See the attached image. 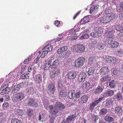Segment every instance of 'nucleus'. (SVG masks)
Listing matches in <instances>:
<instances>
[{
	"mask_svg": "<svg viewBox=\"0 0 123 123\" xmlns=\"http://www.w3.org/2000/svg\"><path fill=\"white\" fill-rule=\"evenodd\" d=\"M44 105L46 109L50 110L52 117H54L56 115H59L61 113L60 111H62L65 108L64 105L59 101L55 103L54 106L49 105L47 102L46 103L44 102Z\"/></svg>",
	"mask_w": 123,
	"mask_h": 123,
	"instance_id": "obj_1",
	"label": "nucleus"
},
{
	"mask_svg": "<svg viewBox=\"0 0 123 123\" xmlns=\"http://www.w3.org/2000/svg\"><path fill=\"white\" fill-rule=\"evenodd\" d=\"M14 72H11L8 74V76L6 77V82L5 83H4L2 85L1 87L0 90V94L1 95H3L5 94L8 93L10 91V88L8 87V84L11 83L12 82L11 80V79L8 78L10 75L13 76L14 74Z\"/></svg>",
	"mask_w": 123,
	"mask_h": 123,
	"instance_id": "obj_2",
	"label": "nucleus"
},
{
	"mask_svg": "<svg viewBox=\"0 0 123 123\" xmlns=\"http://www.w3.org/2000/svg\"><path fill=\"white\" fill-rule=\"evenodd\" d=\"M57 52L58 54L63 53L62 56L64 58L68 57L70 53V51L68 50L67 47L66 46L60 47L58 49Z\"/></svg>",
	"mask_w": 123,
	"mask_h": 123,
	"instance_id": "obj_3",
	"label": "nucleus"
},
{
	"mask_svg": "<svg viewBox=\"0 0 123 123\" xmlns=\"http://www.w3.org/2000/svg\"><path fill=\"white\" fill-rule=\"evenodd\" d=\"M25 96V94L23 92H18L14 95L12 100L14 102H19L23 99Z\"/></svg>",
	"mask_w": 123,
	"mask_h": 123,
	"instance_id": "obj_4",
	"label": "nucleus"
},
{
	"mask_svg": "<svg viewBox=\"0 0 123 123\" xmlns=\"http://www.w3.org/2000/svg\"><path fill=\"white\" fill-rule=\"evenodd\" d=\"M53 48V47L50 44H48L44 47L41 51L42 54L40 57L41 58H44L46 56L48 52H50L52 50Z\"/></svg>",
	"mask_w": 123,
	"mask_h": 123,
	"instance_id": "obj_5",
	"label": "nucleus"
},
{
	"mask_svg": "<svg viewBox=\"0 0 123 123\" xmlns=\"http://www.w3.org/2000/svg\"><path fill=\"white\" fill-rule=\"evenodd\" d=\"M85 60L83 57H80L76 59L75 61V67L78 68L82 67L85 63Z\"/></svg>",
	"mask_w": 123,
	"mask_h": 123,
	"instance_id": "obj_6",
	"label": "nucleus"
},
{
	"mask_svg": "<svg viewBox=\"0 0 123 123\" xmlns=\"http://www.w3.org/2000/svg\"><path fill=\"white\" fill-rule=\"evenodd\" d=\"M85 51V47L82 45H75L74 46L73 51L78 53H82Z\"/></svg>",
	"mask_w": 123,
	"mask_h": 123,
	"instance_id": "obj_7",
	"label": "nucleus"
},
{
	"mask_svg": "<svg viewBox=\"0 0 123 123\" xmlns=\"http://www.w3.org/2000/svg\"><path fill=\"white\" fill-rule=\"evenodd\" d=\"M25 83L22 82L18 85H15L12 89V92L13 93H15L19 91L20 88L25 86Z\"/></svg>",
	"mask_w": 123,
	"mask_h": 123,
	"instance_id": "obj_8",
	"label": "nucleus"
},
{
	"mask_svg": "<svg viewBox=\"0 0 123 123\" xmlns=\"http://www.w3.org/2000/svg\"><path fill=\"white\" fill-rule=\"evenodd\" d=\"M27 104L28 106L34 107H37L38 106L37 103L34 99H27Z\"/></svg>",
	"mask_w": 123,
	"mask_h": 123,
	"instance_id": "obj_9",
	"label": "nucleus"
},
{
	"mask_svg": "<svg viewBox=\"0 0 123 123\" xmlns=\"http://www.w3.org/2000/svg\"><path fill=\"white\" fill-rule=\"evenodd\" d=\"M54 83L51 82L48 84L47 89L49 92L54 94L56 90Z\"/></svg>",
	"mask_w": 123,
	"mask_h": 123,
	"instance_id": "obj_10",
	"label": "nucleus"
},
{
	"mask_svg": "<svg viewBox=\"0 0 123 123\" xmlns=\"http://www.w3.org/2000/svg\"><path fill=\"white\" fill-rule=\"evenodd\" d=\"M113 30H111V31H107L105 33V35L107 37L108 41L113 40L114 37L113 35Z\"/></svg>",
	"mask_w": 123,
	"mask_h": 123,
	"instance_id": "obj_11",
	"label": "nucleus"
},
{
	"mask_svg": "<svg viewBox=\"0 0 123 123\" xmlns=\"http://www.w3.org/2000/svg\"><path fill=\"white\" fill-rule=\"evenodd\" d=\"M45 61L48 62L43 65L42 66V68L44 70H47L51 66L52 61L51 60H49V59L45 60Z\"/></svg>",
	"mask_w": 123,
	"mask_h": 123,
	"instance_id": "obj_12",
	"label": "nucleus"
},
{
	"mask_svg": "<svg viewBox=\"0 0 123 123\" xmlns=\"http://www.w3.org/2000/svg\"><path fill=\"white\" fill-rule=\"evenodd\" d=\"M103 33L102 31H95L92 32L90 36L94 38H98L102 35Z\"/></svg>",
	"mask_w": 123,
	"mask_h": 123,
	"instance_id": "obj_13",
	"label": "nucleus"
},
{
	"mask_svg": "<svg viewBox=\"0 0 123 123\" xmlns=\"http://www.w3.org/2000/svg\"><path fill=\"white\" fill-rule=\"evenodd\" d=\"M86 74L84 72L81 73L79 74L78 78V80L80 82H83L85 80V79L86 77Z\"/></svg>",
	"mask_w": 123,
	"mask_h": 123,
	"instance_id": "obj_14",
	"label": "nucleus"
},
{
	"mask_svg": "<svg viewBox=\"0 0 123 123\" xmlns=\"http://www.w3.org/2000/svg\"><path fill=\"white\" fill-rule=\"evenodd\" d=\"M98 6L96 5L92 6L90 9V13L92 14L96 13L98 11Z\"/></svg>",
	"mask_w": 123,
	"mask_h": 123,
	"instance_id": "obj_15",
	"label": "nucleus"
},
{
	"mask_svg": "<svg viewBox=\"0 0 123 123\" xmlns=\"http://www.w3.org/2000/svg\"><path fill=\"white\" fill-rule=\"evenodd\" d=\"M76 31L75 29H71V30L66 31L65 32H64L61 34L62 36L64 35L66 36L67 35V33H68V35L75 34Z\"/></svg>",
	"mask_w": 123,
	"mask_h": 123,
	"instance_id": "obj_16",
	"label": "nucleus"
},
{
	"mask_svg": "<svg viewBox=\"0 0 123 123\" xmlns=\"http://www.w3.org/2000/svg\"><path fill=\"white\" fill-rule=\"evenodd\" d=\"M81 87L84 90L89 91L91 88L90 83L88 82H86L83 83L81 86Z\"/></svg>",
	"mask_w": 123,
	"mask_h": 123,
	"instance_id": "obj_17",
	"label": "nucleus"
},
{
	"mask_svg": "<svg viewBox=\"0 0 123 123\" xmlns=\"http://www.w3.org/2000/svg\"><path fill=\"white\" fill-rule=\"evenodd\" d=\"M77 74L76 72H70L68 73L66 75V77L70 79H74L76 77Z\"/></svg>",
	"mask_w": 123,
	"mask_h": 123,
	"instance_id": "obj_18",
	"label": "nucleus"
},
{
	"mask_svg": "<svg viewBox=\"0 0 123 123\" xmlns=\"http://www.w3.org/2000/svg\"><path fill=\"white\" fill-rule=\"evenodd\" d=\"M34 80L36 83H39L42 81V76L40 74L36 75L34 78Z\"/></svg>",
	"mask_w": 123,
	"mask_h": 123,
	"instance_id": "obj_19",
	"label": "nucleus"
},
{
	"mask_svg": "<svg viewBox=\"0 0 123 123\" xmlns=\"http://www.w3.org/2000/svg\"><path fill=\"white\" fill-rule=\"evenodd\" d=\"M108 44L111 45L110 46L111 48H117L119 45L118 42L110 40L108 41Z\"/></svg>",
	"mask_w": 123,
	"mask_h": 123,
	"instance_id": "obj_20",
	"label": "nucleus"
},
{
	"mask_svg": "<svg viewBox=\"0 0 123 123\" xmlns=\"http://www.w3.org/2000/svg\"><path fill=\"white\" fill-rule=\"evenodd\" d=\"M89 97L88 95H84L80 98L79 100L83 103H86Z\"/></svg>",
	"mask_w": 123,
	"mask_h": 123,
	"instance_id": "obj_21",
	"label": "nucleus"
},
{
	"mask_svg": "<svg viewBox=\"0 0 123 123\" xmlns=\"http://www.w3.org/2000/svg\"><path fill=\"white\" fill-rule=\"evenodd\" d=\"M104 88L103 86L99 85L95 90L94 93L97 94H99L103 91Z\"/></svg>",
	"mask_w": 123,
	"mask_h": 123,
	"instance_id": "obj_22",
	"label": "nucleus"
},
{
	"mask_svg": "<svg viewBox=\"0 0 123 123\" xmlns=\"http://www.w3.org/2000/svg\"><path fill=\"white\" fill-rule=\"evenodd\" d=\"M98 20L100 22L104 23H106L109 22L107 15H104L102 17L99 18L98 19Z\"/></svg>",
	"mask_w": 123,
	"mask_h": 123,
	"instance_id": "obj_23",
	"label": "nucleus"
},
{
	"mask_svg": "<svg viewBox=\"0 0 123 123\" xmlns=\"http://www.w3.org/2000/svg\"><path fill=\"white\" fill-rule=\"evenodd\" d=\"M105 44L104 42H99L98 43L97 47L99 49L102 50L105 48Z\"/></svg>",
	"mask_w": 123,
	"mask_h": 123,
	"instance_id": "obj_24",
	"label": "nucleus"
},
{
	"mask_svg": "<svg viewBox=\"0 0 123 123\" xmlns=\"http://www.w3.org/2000/svg\"><path fill=\"white\" fill-rule=\"evenodd\" d=\"M68 95L69 98L73 99L75 97V92L73 90H70L69 91Z\"/></svg>",
	"mask_w": 123,
	"mask_h": 123,
	"instance_id": "obj_25",
	"label": "nucleus"
},
{
	"mask_svg": "<svg viewBox=\"0 0 123 123\" xmlns=\"http://www.w3.org/2000/svg\"><path fill=\"white\" fill-rule=\"evenodd\" d=\"M108 71L109 69L107 67H103L100 69V73L101 74L103 75L107 74Z\"/></svg>",
	"mask_w": 123,
	"mask_h": 123,
	"instance_id": "obj_26",
	"label": "nucleus"
},
{
	"mask_svg": "<svg viewBox=\"0 0 123 123\" xmlns=\"http://www.w3.org/2000/svg\"><path fill=\"white\" fill-rule=\"evenodd\" d=\"M90 18L88 16L84 17L80 21V23L81 24H85L89 22Z\"/></svg>",
	"mask_w": 123,
	"mask_h": 123,
	"instance_id": "obj_27",
	"label": "nucleus"
},
{
	"mask_svg": "<svg viewBox=\"0 0 123 123\" xmlns=\"http://www.w3.org/2000/svg\"><path fill=\"white\" fill-rule=\"evenodd\" d=\"M114 93V91L111 90L107 91L103 94L104 97H108L113 95Z\"/></svg>",
	"mask_w": 123,
	"mask_h": 123,
	"instance_id": "obj_28",
	"label": "nucleus"
},
{
	"mask_svg": "<svg viewBox=\"0 0 123 123\" xmlns=\"http://www.w3.org/2000/svg\"><path fill=\"white\" fill-rule=\"evenodd\" d=\"M95 69V67H91L89 68L87 71V73L88 75H92Z\"/></svg>",
	"mask_w": 123,
	"mask_h": 123,
	"instance_id": "obj_29",
	"label": "nucleus"
},
{
	"mask_svg": "<svg viewBox=\"0 0 123 123\" xmlns=\"http://www.w3.org/2000/svg\"><path fill=\"white\" fill-rule=\"evenodd\" d=\"M106 122H110L113 120V118L109 115H107L104 118Z\"/></svg>",
	"mask_w": 123,
	"mask_h": 123,
	"instance_id": "obj_30",
	"label": "nucleus"
},
{
	"mask_svg": "<svg viewBox=\"0 0 123 123\" xmlns=\"http://www.w3.org/2000/svg\"><path fill=\"white\" fill-rule=\"evenodd\" d=\"M75 117L73 115H70L67 118L66 122L68 123H70L71 121L74 120Z\"/></svg>",
	"mask_w": 123,
	"mask_h": 123,
	"instance_id": "obj_31",
	"label": "nucleus"
},
{
	"mask_svg": "<svg viewBox=\"0 0 123 123\" xmlns=\"http://www.w3.org/2000/svg\"><path fill=\"white\" fill-rule=\"evenodd\" d=\"M115 17V14L112 12L107 15V17L109 21H110L111 20L114 19Z\"/></svg>",
	"mask_w": 123,
	"mask_h": 123,
	"instance_id": "obj_32",
	"label": "nucleus"
},
{
	"mask_svg": "<svg viewBox=\"0 0 123 123\" xmlns=\"http://www.w3.org/2000/svg\"><path fill=\"white\" fill-rule=\"evenodd\" d=\"M113 101L110 98L106 100L105 106L108 107H110L112 106Z\"/></svg>",
	"mask_w": 123,
	"mask_h": 123,
	"instance_id": "obj_33",
	"label": "nucleus"
},
{
	"mask_svg": "<svg viewBox=\"0 0 123 123\" xmlns=\"http://www.w3.org/2000/svg\"><path fill=\"white\" fill-rule=\"evenodd\" d=\"M59 70L57 68L55 69L53 74L51 75V77L52 78H54L56 77L59 73Z\"/></svg>",
	"mask_w": 123,
	"mask_h": 123,
	"instance_id": "obj_34",
	"label": "nucleus"
},
{
	"mask_svg": "<svg viewBox=\"0 0 123 123\" xmlns=\"http://www.w3.org/2000/svg\"><path fill=\"white\" fill-rule=\"evenodd\" d=\"M26 93L28 94H33L34 92V90L33 87H28L26 89Z\"/></svg>",
	"mask_w": 123,
	"mask_h": 123,
	"instance_id": "obj_35",
	"label": "nucleus"
},
{
	"mask_svg": "<svg viewBox=\"0 0 123 123\" xmlns=\"http://www.w3.org/2000/svg\"><path fill=\"white\" fill-rule=\"evenodd\" d=\"M95 61V58L94 57H91L89 59L88 62V64L91 65L94 63Z\"/></svg>",
	"mask_w": 123,
	"mask_h": 123,
	"instance_id": "obj_36",
	"label": "nucleus"
},
{
	"mask_svg": "<svg viewBox=\"0 0 123 123\" xmlns=\"http://www.w3.org/2000/svg\"><path fill=\"white\" fill-rule=\"evenodd\" d=\"M116 82L114 80L110 81L109 83V85L111 88H114L116 86Z\"/></svg>",
	"mask_w": 123,
	"mask_h": 123,
	"instance_id": "obj_37",
	"label": "nucleus"
},
{
	"mask_svg": "<svg viewBox=\"0 0 123 123\" xmlns=\"http://www.w3.org/2000/svg\"><path fill=\"white\" fill-rule=\"evenodd\" d=\"M121 72L120 71L119 68H115L113 71V74L114 75H119L121 73Z\"/></svg>",
	"mask_w": 123,
	"mask_h": 123,
	"instance_id": "obj_38",
	"label": "nucleus"
},
{
	"mask_svg": "<svg viewBox=\"0 0 123 123\" xmlns=\"http://www.w3.org/2000/svg\"><path fill=\"white\" fill-rule=\"evenodd\" d=\"M115 112L116 113H120L122 111V108L120 107H117L115 109Z\"/></svg>",
	"mask_w": 123,
	"mask_h": 123,
	"instance_id": "obj_39",
	"label": "nucleus"
},
{
	"mask_svg": "<svg viewBox=\"0 0 123 123\" xmlns=\"http://www.w3.org/2000/svg\"><path fill=\"white\" fill-rule=\"evenodd\" d=\"M59 65V61L58 60H56L53 62V63L51 65L52 67L55 68Z\"/></svg>",
	"mask_w": 123,
	"mask_h": 123,
	"instance_id": "obj_40",
	"label": "nucleus"
},
{
	"mask_svg": "<svg viewBox=\"0 0 123 123\" xmlns=\"http://www.w3.org/2000/svg\"><path fill=\"white\" fill-rule=\"evenodd\" d=\"M33 57V55H32L29 56L27 59H26L24 61V63L26 64H28L29 62Z\"/></svg>",
	"mask_w": 123,
	"mask_h": 123,
	"instance_id": "obj_41",
	"label": "nucleus"
},
{
	"mask_svg": "<svg viewBox=\"0 0 123 123\" xmlns=\"http://www.w3.org/2000/svg\"><path fill=\"white\" fill-rule=\"evenodd\" d=\"M114 97L118 100H121L122 99V94L121 93H118L115 95Z\"/></svg>",
	"mask_w": 123,
	"mask_h": 123,
	"instance_id": "obj_42",
	"label": "nucleus"
},
{
	"mask_svg": "<svg viewBox=\"0 0 123 123\" xmlns=\"http://www.w3.org/2000/svg\"><path fill=\"white\" fill-rule=\"evenodd\" d=\"M111 56H106L105 57V60L106 61L107 63L110 64H111V59H112Z\"/></svg>",
	"mask_w": 123,
	"mask_h": 123,
	"instance_id": "obj_43",
	"label": "nucleus"
},
{
	"mask_svg": "<svg viewBox=\"0 0 123 123\" xmlns=\"http://www.w3.org/2000/svg\"><path fill=\"white\" fill-rule=\"evenodd\" d=\"M96 42L95 41H94L92 42V43L89 44V47L91 50L94 48L96 45Z\"/></svg>",
	"mask_w": 123,
	"mask_h": 123,
	"instance_id": "obj_44",
	"label": "nucleus"
},
{
	"mask_svg": "<svg viewBox=\"0 0 123 123\" xmlns=\"http://www.w3.org/2000/svg\"><path fill=\"white\" fill-rule=\"evenodd\" d=\"M11 123H22L20 120L15 118L11 120Z\"/></svg>",
	"mask_w": 123,
	"mask_h": 123,
	"instance_id": "obj_45",
	"label": "nucleus"
},
{
	"mask_svg": "<svg viewBox=\"0 0 123 123\" xmlns=\"http://www.w3.org/2000/svg\"><path fill=\"white\" fill-rule=\"evenodd\" d=\"M89 37V35L87 34H84L81 36L80 37V38L81 40L84 39H86L88 38Z\"/></svg>",
	"mask_w": 123,
	"mask_h": 123,
	"instance_id": "obj_46",
	"label": "nucleus"
},
{
	"mask_svg": "<svg viewBox=\"0 0 123 123\" xmlns=\"http://www.w3.org/2000/svg\"><path fill=\"white\" fill-rule=\"evenodd\" d=\"M33 111L31 109H29L27 111V114L28 116L31 117L33 114Z\"/></svg>",
	"mask_w": 123,
	"mask_h": 123,
	"instance_id": "obj_47",
	"label": "nucleus"
},
{
	"mask_svg": "<svg viewBox=\"0 0 123 123\" xmlns=\"http://www.w3.org/2000/svg\"><path fill=\"white\" fill-rule=\"evenodd\" d=\"M107 112V110L106 109H102L99 112L100 114H106Z\"/></svg>",
	"mask_w": 123,
	"mask_h": 123,
	"instance_id": "obj_48",
	"label": "nucleus"
},
{
	"mask_svg": "<svg viewBox=\"0 0 123 123\" xmlns=\"http://www.w3.org/2000/svg\"><path fill=\"white\" fill-rule=\"evenodd\" d=\"M103 98V97H101L99 98L98 99L95 100L93 102L95 103V105H97L98 103L100 102L102 100Z\"/></svg>",
	"mask_w": 123,
	"mask_h": 123,
	"instance_id": "obj_49",
	"label": "nucleus"
},
{
	"mask_svg": "<svg viewBox=\"0 0 123 123\" xmlns=\"http://www.w3.org/2000/svg\"><path fill=\"white\" fill-rule=\"evenodd\" d=\"M116 30L118 31H120L123 29V27L122 25H119L117 26L116 27Z\"/></svg>",
	"mask_w": 123,
	"mask_h": 123,
	"instance_id": "obj_50",
	"label": "nucleus"
},
{
	"mask_svg": "<svg viewBox=\"0 0 123 123\" xmlns=\"http://www.w3.org/2000/svg\"><path fill=\"white\" fill-rule=\"evenodd\" d=\"M66 95V93L64 91H61L60 93V96L61 97H64Z\"/></svg>",
	"mask_w": 123,
	"mask_h": 123,
	"instance_id": "obj_51",
	"label": "nucleus"
},
{
	"mask_svg": "<svg viewBox=\"0 0 123 123\" xmlns=\"http://www.w3.org/2000/svg\"><path fill=\"white\" fill-rule=\"evenodd\" d=\"M94 102H92V103L90 104V109L91 111H92L94 108V107L96 106Z\"/></svg>",
	"mask_w": 123,
	"mask_h": 123,
	"instance_id": "obj_52",
	"label": "nucleus"
},
{
	"mask_svg": "<svg viewBox=\"0 0 123 123\" xmlns=\"http://www.w3.org/2000/svg\"><path fill=\"white\" fill-rule=\"evenodd\" d=\"M29 77L28 76L26 73L22 74L20 76L21 78L23 79L25 78H28Z\"/></svg>",
	"mask_w": 123,
	"mask_h": 123,
	"instance_id": "obj_53",
	"label": "nucleus"
},
{
	"mask_svg": "<svg viewBox=\"0 0 123 123\" xmlns=\"http://www.w3.org/2000/svg\"><path fill=\"white\" fill-rule=\"evenodd\" d=\"M111 64H115L116 63L117 61L116 60V59L114 57H111Z\"/></svg>",
	"mask_w": 123,
	"mask_h": 123,
	"instance_id": "obj_54",
	"label": "nucleus"
},
{
	"mask_svg": "<svg viewBox=\"0 0 123 123\" xmlns=\"http://www.w3.org/2000/svg\"><path fill=\"white\" fill-rule=\"evenodd\" d=\"M16 113L19 115H21L22 114V111L21 110L18 109L16 111Z\"/></svg>",
	"mask_w": 123,
	"mask_h": 123,
	"instance_id": "obj_55",
	"label": "nucleus"
},
{
	"mask_svg": "<svg viewBox=\"0 0 123 123\" xmlns=\"http://www.w3.org/2000/svg\"><path fill=\"white\" fill-rule=\"evenodd\" d=\"M62 83L61 80H59L58 82V86L59 88L61 87L62 85Z\"/></svg>",
	"mask_w": 123,
	"mask_h": 123,
	"instance_id": "obj_56",
	"label": "nucleus"
},
{
	"mask_svg": "<svg viewBox=\"0 0 123 123\" xmlns=\"http://www.w3.org/2000/svg\"><path fill=\"white\" fill-rule=\"evenodd\" d=\"M112 12H111V10H110L109 9H106L105 10V13L106 14V15H107H107H108L110 13Z\"/></svg>",
	"mask_w": 123,
	"mask_h": 123,
	"instance_id": "obj_57",
	"label": "nucleus"
},
{
	"mask_svg": "<svg viewBox=\"0 0 123 123\" xmlns=\"http://www.w3.org/2000/svg\"><path fill=\"white\" fill-rule=\"evenodd\" d=\"M81 93L80 92H78L75 93V97L76 98H79L80 96Z\"/></svg>",
	"mask_w": 123,
	"mask_h": 123,
	"instance_id": "obj_58",
	"label": "nucleus"
},
{
	"mask_svg": "<svg viewBox=\"0 0 123 123\" xmlns=\"http://www.w3.org/2000/svg\"><path fill=\"white\" fill-rule=\"evenodd\" d=\"M9 106V104L7 102H5L2 105V107L4 109L8 107Z\"/></svg>",
	"mask_w": 123,
	"mask_h": 123,
	"instance_id": "obj_59",
	"label": "nucleus"
},
{
	"mask_svg": "<svg viewBox=\"0 0 123 123\" xmlns=\"http://www.w3.org/2000/svg\"><path fill=\"white\" fill-rule=\"evenodd\" d=\"M103 78L105 81H107V80L108 81L111 79V77L109 75H107V76Z\"/></svg>",
	"mask_w": 123,
	"mask_h": 123,
	"instance_id": "obj_60",
	"label": "nucleus"
},
{
	"mask_svg": "<svg viewBox=\"0 0 123 123\" xmlns=\"http://www.w3.org/2000/svg\"><path fill=\"white\" fill-rule=\"evenodd\" d=\"M77 38V36H71L70 37L68 38V39L70 40H73L76 39Z\"/></svg>",
	"mask_w": 123,
	"mask_h": 123,
	"instance_id": "obj_61",
	"label": "nucleus"
},
{
	"mask_svg": "<svg viewBox=\"0 0 123 123\" xmlns=\"http://www.w3.org/2000/svg\"><path fill=\"white\" fill-rule=\"evenodd\" d=\"M117 53L120 56H122L123 55V50L120 49L118 51Z\"/></svg>",
	"mask_w": 123,
	"mask_h": 123,
	"instance_id": "obj_62",
	"label": "nucleus"
},
{
	"mask_svg": "<svg viewBox=\"0 0 123 123\" xmlns=\"http://www.w3.org/2000/svg\"><path fill=\"white\" fill-rule=\"evenodd\" d=\"M34 68V67L33 65H32L30 66L28 68V71L29 72H31L33 69Z\"/></svg>",
	"mask_w": 123,
	"mask_h": 123,
	"instance_id": "obj_63",
	"label": "nucleus"
},
{
	"mask_svg": "<svg viewBox=\"0 0 123 123\" xmlns=\"http://www.w3.org/2000/svg\"><path fill=\"white\" fill-rule=\"evenodd\" d=\"M120 8H121V9L120 8H117V11L119 12L122 11V8L123 9V2L121 4V7Z\"/></svg>",
	"mask_w": 123,
	"mask_h": 123,
	"instance_id": "obj_64",
	"label": "nucleus"
}]
</instances>
